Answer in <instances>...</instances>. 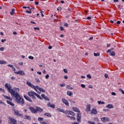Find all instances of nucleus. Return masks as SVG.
<instances>
[{
    "label": "nucleus",
    "instance_id": "nucleus-1",
    "mask_svg": "<svg viewBox=\"0 0 124 124\" xmlns=\"http://www.w3.org/2000/svg\"><path fill=\"white\" fill-rule=\"evenodd\" d=\"M5 89H7L8 93L11 94V95L13 98H15V101L17 103L20 105H23L25 102L24 98L21 97L19 94L18 92L20 91L19 88H15L13 89H11L12 87L10 84L6 83L5 84Z\"/></svg>",
    "mask_w": 124,
    "mask_h": 124
},
{
    "label": "nucleus",
    "instance_id": "nucleus-2",
    "mask_svg": "<svg viewBox=\"0 0 124 124\" xmlns=\"http://www.w3.org/2000/svg\"><path fill=\"white\" fill-rule=\"evenodd\" d=\"M28 94L30 96V97H32V99H33L34 100L36 99V97H38L39 99H40V100H42V99H43L39 94L36 93L34 91L29 92L28 93Z\"/></svg>",
    "mask_w": 124,
    "mask_h": 124
},
{
    "label": "nucleus",
    "instance_id": "nucleus-3",
    "mask_svg": "<svg viewBox=\"0 0 124 124\" xmlns=\"http://www.w3.org/2000/svg\"><path fill=\"white\" fill-rule=\"evenodd\" d=\"M72 109L73 111H74V112H78L77 120L78 123H81V118L82 116L81 115V112H80V110H79V109L78 108L75 107H73Z\"/></svg>",
    "mask_w": 124,
    "mask_h": 124
},
{
    "label": "nucleus",
    "instance_id": "nucleus-4",
    "mask_svg": "<svg viewBox=\"0 0 124 124\" xmlns=\"http://www.w3.org/2000/svg\"><path fill=\"white\" fill-rule=\"evenodd\" d=\"M9 120V124H18L17 123V120L15 119V118H12L11 117H9L8 118Z\"/></svg>",
    "mask_w": 124,
    "mask_h": 124
},
{
    "label": "nucleus",
    "instance_id": "nucleus-5",
    "mask_svg": "<svg viewBox=\"0 0 124 124\" xmlns=\"http://www.w3.org/2000/svg\"><path fill=\"white\" fill-rule=\"evenodd\" d=\"M35 88H36V90L35 91L37 92V90L42 93H45L46 92L45 90L43 89V88H40L39 86L37 85L36 86Z\"/></svg>",
    "mask_w": 124,
    "mask_h": 124
},
{
    "label": "nucleus",
    "instance_id": "nucleus-6",
    "mask_svg": "<svg viewBox=\"0 0 124 124\" xmlns=\"http://www.w3.org/2000/svg\"><path fill=\"white\" fill-rule=\"evenodd\" d=\"M26 84L27 85H28V86H29V87H31V88H32V89H33L34 90H36V88H35L36 87L35 85L31 84L30 82L27 81Z\"/></svg>",
    "mask_w": 124,
    "mask_h": 124
},
{
    "label": "nucleus",
    "instance_id": "nucleus-7",
    "mask_svg": "<svg viewBox=\"0 0 124 124\" xmlns=\"http://www.w3.org/2000/svg\"><path fill=\"white\" fill-rule=\"evenodd\" d=\"M62 101L64 104H65V105H66V106H69V103L68 102V101H67V100L66 99L62 98Z\"/></svg>",
    "mask_w": 124,
    "mask_h": 124
},
{
    "label": "nucleus",
    "instance_id": "nucleus-8",
    "mask_svg": "<svg viewBox=\"0 0 124 124\" xmlns=\"http://www.w3.org/2000/svg\"><path fill=\"white\" fill-rule=\"evenodd\" d=\"M29 109L30 111L31 112V113H32L33 114H36L37 113L36 108L35 109L33 107H30Z\"/></svg>",
    "mask_w": 124,
    "mask_h": 124
},
{
    "label": "nucleus",
    "instance_id": "nucleus-9",
    "mask_svg": "<svg viewBox=\"0 0 124 124\" xmlns=\"http://www.w3.org/2000/svg\"><path fill=\"white\" fill-rule=\"evenodd\" d=\"M90 114L91 115H96L97 114V110H96V109L93 108L92 109Z\"/></svg>",
    "mask_w": 124,
    "mask_h": 124
},
{
    "label": "nucleus",
    "instance_id": "nucleus-10",
    "mask_svg": "<svg viewBox=\"0 0 124 124\" xmlns=\"http://www.w3.org/2000/svg\"><path fill=\"white\" fill-rule=\"evenodd\" d=\"M15 114L16 116H17V117H20V118H23L24 116H23V114L19 113L18 111H15Z\"/></svg>",
    "mask_w": 124,
    "mask_h": 124
},
{
    "label": "nucleus",
    "instance_id": "nucleus-11",
    "mask_svg": "<svg viewBox=\"0 0 124 124\" xmlns=\"http://www.w3.org/2000/svg\"><path fill=\"white\" fill-rule=\"evenodd\" d=\"M101 122H103V123H106V122H109L110 121V119H109L108 118L106 117H103L101 119Z\"/></svg>",
    "mask_w": 124,
    "mask_h": 124
},
{
    "label": "nucleus",
    "instance_id": "nucleus-12",
    "mask_svg": "<svg viewBox=\"0 0 124 124\" xmlns=\"http://www.w3.org/2000/svg\"><path fill=\"white\" fill-rule=\"evenodd\" d=\"M24 97L28 101H29V102H32V100L31 98H30L29 96H28L27 95L24 94Z\"/></svg>",
    "mask_w": 124,
    "mask_h": 124
},
{
    "label": "nucleus",
    "instance_id": "nucleus-13",
    "mask_svg": "<svg viewBox=\"0 0 124 124\" xmlns=\"http://www.w3.org/2000/svg\"><path fill=\"white\" fill-rule=\"evenodd\" d=\"M47 106L48 107H50V108H52V109H55V108H56L54 104H51V103L50 102L47 104Z\"/></svg>",
    "mask_w": 124,
    "mask_h": 124
},
{
    "label": "nucleus",
    "instance_id": "nucleus-14",
    "mask_svg": "<svg viewBox=\"0 0 124 124\" xmlns=\"http://www.w3.org/2000/svg\"><path fill=\"white\" fill-rule=\"evenodd\" d=\"M91 105L88 104L86 106V113H89L91 111Z\"/></svg>",
    "mask_w": 124,
    "mask_h": 124
},
{
    "label": "nucleus",
    "instance_id": "nucleus-15",
    "mask_svg": "<svg viewBox=\"0 0 124 124\" xmlns=\"http://www.w3.org/2000/svg\"><path fill=\"white\" fill-rule=\"evenodd\" d=\"M15 73H16V74H17V75L19 74L20 75H21V76L25 75V72H24V71H21V70H19L18 72H15Z\"/></svg>",
    "mask_w": 124,
    "mask_h": 124
},
{
    "label": "nucleus",
    "instance_id": "nucleus-16",
    "mask_svg": "<svg viewBox=\"0 0 124 124\" xmlns=\"http://www.w3.org/2000/svg\"><path fill=\"white\" fill-rule=\"evenodd\" d=\"M36 109L37 113V112H39L40 113H41V112H43V109H42L40 107H36Z\"/></svg>",
    "mask_w": 124,
    "mask_h": 124
},
{
    "label": "nucleus",
    "instance_id": "nucleus-17",
    "mask_svg": "<svg viewBox=\"0 0 124 124\" xmlns=\"http://www.w3.org/2000/svg\"><path fill=\"white\" fill-rule=\"evenodd\" d=\"M24 119V120H28L29 121H31V118L30 116L25 115Z\"/></svg>",
    "mask_w": 124,
    "mask_h": 124
},
{
    "label": "nucleus",
    "instance_id": "nucleus-18",
    "mask_svg": "<svg viewBox=\"0 0 124 124\" xmlns=\"http://www.w3.org/2000/svg\"><path fill=\"white\" fill-rule=\"evenodd\" d=\"M7 103L8 104H9V105H10L11 106H14V103L11 102V101L7 100Z\"/></svg>",
    "mask_w": 124,
    "mask_h": 124
},
{
    "label": "nucleus",
    "instance_id": "nucleus-19",
    "mask_svg": "<svg viewBox=\"0 0 124 124\" xmlns=\"http://www.w3.org/2000/svg\"><path fill=\"white\" fill-rule=\"evenodd\" d=\"M4 97L5 98V99H9V100H10V101H12L13 100L12 98H11L10 96L5 95L4 96Z\"/></svg>",
    "mask_w": 124,
    "mask_h": 124
},
{
    "label": "nucleus",
    "instance_id": "nucleus-20",
    "mask_svg": "<svg viewBox=\"0 0 124 124\" xmlns=\"http://www.w3.org/2000/svg\"><path fill=\"white\" fill-rule=\"evenodd\" d=\"M106 107H107L109 109H112L114 108V106H113L112 104H108L107 106H106Z\"/></svg>",
    "mask_w": 124,
    "mask_h": 124
},
{
    "label": "nucleus",
    "instance_id": "nucleus-21",
    "mask_svg": "<svg viewBox=\"0 0 124 124\" xmlns=\"http://www.w3.org/2000/svg\"><path fill=\"white\" fill-rule=\"evenodd\" d=\"M44 116H45L46 117H48L49 118H51V117H52V115L50 113H46L44 114Z\"/></svg>",
    "mask_w": 124,
    "mask_h": 124
},
{
    "label": "nucleus",
    "instance_id": "nucleus-22",
    "mask_svg": "<svg viewBox=\"0 0 124 124\" xmlns=\"http://www.w3.org/2000/svg\"><path fill=\"white\" fill-rule=\"evenodd\" d=\"M57 111H58V112H61L62 113H63L64 109H63V108H57Z\"/></svg>",
    "mask_w": 124,
    "mask_h": 124
},
{
    "label": "nucleus",
    "instance_id": "nucleus-23",
    "mask_svg": "<svg viewBox=\"0 0 124 124\" xmlns=\"http://www.w3.org/2000/svg\"><path fill=\"white\" fill-rule=\"evenodd\" d=\"M70 110H64L63 111V114H65V115H70Z\"/></svg>",
    "mask_w": 124,
    "mask_h": 124
},
{
    "label": "nucleus",
    "instance_id": "nucleus-24",
    "mask_svg": "<svg viewBox=\"0 0 124 124\" xmlns=\"http://www.w3.org/2000/svg\"><path fill=\"white\" fill-rule=\"evenodd\" d=\"M67 95H69V96H71L72 94H73V93H72V92L68 91L67 92Z\"/></svg>",
    "mask_w": 124,
    "mask_h": 124
},
{
    "label": "nucleus",
    "instance_id": "nucleus-25",
    "mask_svg": "<svg viewBox=\"0 0 124 124\" xmlns=\"http://www.w3.org/2000/svg\"><path fill=\"white\" fill-rule=\"evenodd\" d=\"M15 14V9H12V11L10 12L11 15H14Z\"/></svg>",
    "mask_w": 124,
    "mask_h": 124
},
{
    "label": "nucleus",
    "instance_id": "nucleus-26",
    "mask_svg": "<svg viewBox=\"0 0 124 124\" xmlns=\"http://www.w3.org/2000/svg\"><path fill=\"white\" fill-rule=\"evenodd\" d=\"M66 117H67V118H70L71 120H73V121H74L75 120H76V118H75V117H73V116H66Z\"/></svg>",
    "mask_w": 124,
    "mask_h": 124
},
{
    "label": "nucleus",
    "instance_id": "nucleus-27",
    "mask_svg": "<svg viewBox=\"0 0 124 124\" xmlns=\"http://www.w3.org/2000/svg\"><path fill=\"white\" fill-rule=\"evenodd\" d=\"M6 64V62L4 61L0 60V64Z\"/></svg>",
    "mask_w": 124,
    "mask_h": 124
},
{
    "label": "nucleus",
    "instance_id": "nucleus-28",
    "mask_svg": "<svg viewBox=\"0 0 124 124\" xmlns=\"http://www.w3.org/2000/svg\"><path fill=\"white\" fill-rule=\"evenodd\" d=\"M115 55L116 54L114 51H112L110 53V56H112V57H115Z\"/></svg>",
    "mask_w": 124,
    "mask_h": 124
},
{
    "label": "nucleus",
    "instance_id": "nucleus-29",
    "mask_svg": "<svg viewBox=\"0 0 124 124\" xmlns=\"http://www.w3.org/2000/svg\"><path fill=\"white\" fill-rule=\"evenodd\" d=\"M66 89H68V90H73V88L71 87L70 85H67L66 86Z\"/></svg>",
    "mask_w": 124,
    "mask_h": 124
},
{
    "label": "nucleus",
    "instance_id": "nucleus-30",
    "mask_svg": "<svg viewBox=\"0 0 124 124\" xmlns=\"http://www.w3.org/2000/svg\"><path fill=\"white\" fill-rule=\"evenodd\" d=\"M93 55L94 56V57H99V56H100V54L99 53H94Z\"/></svg>",
    "mask_w": 124,
    "mask_h": 124
},
{
    "label": "nucleus",
    "instance_id": "nucleus-31",
    "mask_svg": "<svg viewBox=\"0 0 124 124\" xmlns=\"http://www.w3.org/2000/svg\"><path fill=\"white\" fill-rule=\"evenodd\" d=\"M70 115H71V116H75V113H74V112L73 111H71L70 110Z\"/></svg>",
    "mask_w": 124,
    "mask_h": 124
},
{
    "label": "nucleus",
    "instance_id": "nucleus-32",
    "mask_svg": "<svg viewBox=\"0 0 124 124\" xmlns=\"http://www.w3.org/2000/svg\"><path fill=\"white\" fill-rule=\"evenodd\" d=\"M43 119H44V118H42V117H39L38 118V121L39 122H40V123H41V122H42V121H43Z\"/></svg>",
    "mask_w": 124,
    "mask_h": 124
},
{
    "label": "nucleus",
    "instance_id": "nucleus-33",
    "mask_svg": "<svg viewBox=\"0 0 124 124\" xmlns=\"http://www.w3.org/2000/svg\"><path fill=\"white\" fill-rule=\"evenodd\" d=\"M44 99H45V100H46V101H50V98H48V97H47L46 96Z\"/></svg>",
    "mask_w": 124,
    "mask_h": 124
},
{
    "label": "nucleus",
    "instance_id": "nucleus-34",
    "mask_svg": "<svg viewBox=\"0 0 124 124\" xmlns=\"http://www.w3.org/2000/svg\"><path fill=\"white\" fill-rule=\"evenodd\" d=\"M35 81L37 83H40V80L39 78H36Z\"/></svg>",
    "mask_w": 124,
    "mask_h": 124
},
{
    "label": "nucleus",
    "instance_id": "nucleus-35",
    "mask_svg": "<svg viewBox=\"0 0 124 124\" xmlns=\"http://www.w3.org/2000/svg\"><path fill=\"white\" fill-rule=\"evenodd\" d=\"M68 101L70 102H71V103H73V104L75 103V101L72 100V99H69Z\"/></svg>",
    "mask_w": 124,
    "mask_h": 124
},
{
    "label": "nucleus",
    "instance_id": "nucleus-36",
    "mask_svg": "<svg viewBox=\"0 0 124 124\" xmlns=\"http://www.w3.org/2000/svg\"><path fill=\"white\" fill-rule=\"evenodd\" d=\"M88 124H95V123L94 122H93L91 121H88Z\"/></svg>",
    "mask_w": 124,
    "mask_h": 124
},
{
    "label": "nucleus",
    "instance_id": "nucleus-37",
    "mask_svg": "<svg viewBox=\"0 0 124 124\" xmlns=\"http://www.w3.org/2000/svg\"><path fill=\"white\" fill-rule=\"evenodd\" d=\"M87 78H89V79H92V76L90 74L87 75Z\"/></svg>",
    "mask_w": 124,
    "mask_h": 124
},
{
    "label": "nucleus",
    "instance_id": "nucleus-38",
    "mask_svg": "<svg viewBox=\"0 0 124 124\" xmlns=\"http://www.w3.org/2000/svg\"><path fill=\"white\" fill-rule=\"evenodd\" d=\"M41 96H42V98H44V99H45V98L46 97V96L44 94H42Z\"/></svg>",
    "mask_w": 124,
    "mask_h": 124
},
{
    "label": "nucleus",
    "instance_id": "nucleus-39",
    "mask_svg": "<svg viewBox=\"0 0 124 124\" xmlns=\"http://www.w3.org/2000/svg\"><path fill=\"white\" fill-rule=\"evenodd\" d=\"M28 58L29 59V60H33V57H32L31 56H29Z\"/></svg>",
    "mask_w": 124,
    "mask_h": 124
},
{
    "label": "nucleus",
    "instance_id": "nucleus-40",
    "mask_svg": "<svg viewBox=\"0 0 124 124\" xmlns=\"http://www.w3.org/2000/svg\"><path fill=\"white\" fill-rule=\"evenodd\" d=\"M34 30L35 31H39V27H34Z\"/></svg>",
    "mask_w": 124,
    "mask_h": 124
},
{
    "label": "nucleus",
    "instance_id": "nucleus-41",
    "mask_svg": "<svg viewBox=\"0 0 124 124\" xmlns=\"http://www.w3.org/2000/svg\"><path fill=\"white\" fill-rule=\"evenodd\" d=\"M26 13H29V14H31V11L26 10Z\"/></svg>",
    "mask_w": 124,
    "mask_h": 124
},
{
    "label": "nucleus",
    "instance_id": "nucleus-42",
    "mask_svg": "<svg viewBox=\"0 0 124 124\" xmlns=\"http://www.w3.org/2000/svg\"><path fill=\"white\" fill-rule=\"evenodd\" d=\"M60 87H64L65 86V84L63 83V84H60Z\"/></svg>",
    "mask_w": 124,
    "mask_h": 124
},
{
    "label": "nucleus",
    "instance_id": "nucleus-43",
    "mask_svg": "<svg viewBox=\"0 0 124 124\" xmlns=\"http://www.w3.org/2000/svg\"><path fill=\"white\" fill-rule=\"evenodd\" d=\"M7 66H8L9 67H11V68H12L14 67L13 65L11 64H8L7 65Z\"/></svg>",
    "mask_w": 124,
    "mask_h": 124
},
{
    "label": "nucleus",
    "instance_id": "nucleus-44",
    "mask_svg": "<svg viewBox=\"0 0 124 124\" xmlns=\"http://www.w3.org/2000/svg\"><path fill=\"white\" fill-rule=\"evenodd\" d=\"M4 41H6V39H2L1 40V42H2V43H4Z\"/></svg>",
    "mask_w": 124,
    "mask_h": 124
},
{
    "label": "nucleus",
    "instance_id": "nucleus-45",
    "mask_svg": "<svg viewBox=\"0 0 124 124\" xmlns=\"http://www.w3.org/2000/svg\"><path fill=\"white\" fill-rule=\"evenodd\" d=\"M64 26L65 27H68V23H64Z\"/></svg>",
    "mask_w": 124,
    "mask_h": 124
},
{
    "label": "nucleus",
    "instance_id": "nucleus-46",
    "mask_svg": "<svg viewBox=\"0 0 124 124\" xmlns=\"http://www.w3.org/2000/svg\"><path fill=\"white\" fill-rule=\"evenodd\" d=\"M63 71L65 73H67V69H64Z\"/></svg>",
    "mask_w": 124,
    "mask_h": 124
},
{
    "label": "nucleus",
    "instance_id": "nucleus-47",
    "mask_svg": "<svg viewBox=\"0 0 124 124\" xmlns=\"http://www.w3.org/2000/svg\"><path fill=\"white\" fill-rule=\"evenodd\" d=\"M81 87L82 88H85L86 86L84 84H81Z\"/></svg>",
    "mask_w": 124,
    "mask_h": 124
},
{
    "label": "nucleus",
    "instance_id": "nucleus-48",
    "mask_svg": "<svg viewBox=\"0 0 124 124\" xmlns=\"http://www.w3.org/2000/svg\"><path fill=\"white\" fill-rule=\"evenodd\" d=\"M18 64H19V65H23V64H24V63H23V62H19L18 63Z\"/></svg>",
    "mask_w": 124,
    "mask_h": 124
},
{
    "label": "nucleus",
    "instance_id": "nucleus-49",
    "mask_svg": "<svg viewBox=\"0 0 124 124\" xmlns=\"http://www.w3.org/2000/svg\"><path fill=\"white\" fill-rule=\"evenodd\" d=\"M94 120L97 121V122H99V119H98V118L97 117L94 118Z\"/></svg>",
    "mask_w": 124,
    "mask_h": 124
},
{
    "label": "nucleus",
    "instance_id": "nucleus-50",
    "mask_svg": "<svg viewBox=\"0 0 124 124\" xmlns=\"http://www.w3.org/2000/svg\"><path fill=\"white\" fill-rule=\"evenodd\" d=\"M46 79H48L49 78V75L47 74L46 76Z\"/></svg>",
    "mask_w": 124,
    "mask_h": 124
},
{
    "label": "nucleus",
    "instance_id": "nucleus-51",
    "mask_svg": "<svg viewBox=\"0 0 124 124\" xmlns=\"http://www.w3.org/2000/svg\"><path fill=\"white\" fill-rule=\"evenodd\" d=\"M3 50H4V47H2L0 48V50L3 51Z\"/></svg>",
    "mask_w": 124,
    "mask_h": 124
},
{
    "label": "nucleus",
    "instance_id": "nucleus-52",
    "mask_svg": "<svg viewBox=\"0 0 124 124\" xmlns=\"http://www.w3.org/2000/svg\"><path fill=\"white\" fill-rule=\"evenodd\" d=\"M60 30L61 31H64V29L62 27H60Z\"/></svg>",
    "mask_w": 124,
    "mask_h": 124
},
{
    "label": "nucleus",
    "instance_id": "nucleus-53",
    "mask_svg": "<svg viewBox=\"0 0 124 124\" xmlns=\"http://www.w3.org/2000/svg\"><path fill=\"white\" fill-rule=\"evenodd\" d=\"M11 79L13 80V81H14V80H15V78H14V77H12L11 78Z\"/></svg>",
    "mask_w": 124,
    "mask_h": 124
},
{
    "label": "nucleus",
    "instance_id": "nucleus-54",
    "mask_svg": "<svg viewBox=\"0 0 124 124\" xmlns=\"http://www.w3.org/2000/svg\"><path fill=\"white\" fill-rule=\"evenodd\" d=\"M0 104H3V105H5V104L2 102V101H0Z\"/></svg>",
    "mask_w": 124,
    "mask_h": 124
},
{
    "label": "nucleus",
    "instance_id": "nucleus-55",
    "mask_svg": "<svg viewBox=\"0 0 124 124\" xmlns=\"http://www.w3.org/2000/svg\"><path fill=\"white\" fill-rule=\"evenodd\" d=\"M104 76H105V77L107 78H108V74H105V75H104Z\"/></svg>",
    "mask_w": 124,
    "mask_h": 124
},
{
    "label": "nucleus",
    "instance_id": "nucleus-56",
    "mask_svg": "<svg viewBox=\"0 0 124 124\" xmlns=\"http://www.w3.org/2000/svg\"><path fill=\"white\" fill-rule=\"evenodd\" d=\"M110 46H111V45L110 44H108L107 47V48H109V47H110Z\"/></svg>",
    "mask_w": 124,
    "mask_h": 124
},
{
    "label": "nucleus",
    "instance_id": "nucleus-57",
    "mask_svg": "<svg viewBox=\"0 0 124 124\" xmlns=\"http://www.w3.org/2000/svg\"><path fill=\"white\" fill-rule=\"evenodd\" d=\"M37 74H39V75H41L42 73L41 72L38 71L37 72Z\"/></svg>",
    "mask_w": 124,
    "mask_h": 124
},
{
    "label": "nucleus",
    "instance_id": "nucleus-58",
    "mask_svg": "<svg viewBox=\"0 0 124 124\" xmlns=\"http://www.w3.org/2000/svg\"><path fill=\"white\" fill-rule=\"evenodd\" d=\"M87 20H91L92 19V17L91 16H88L87 17Z\"/></svg>",
    "mask_w": 124,
    "mask_h": 124
},
{
    "label": "nucleus",
    "instance_id": "nucleus-59",
    "mask_svg": "<svg viewBox=\"0 0 124 124\" xmlns=\"http://www.w3.org/2000/svg\"><path fill=\"white\" fill-rule=\"evenodd\" d=\"M103 111L104 112H108V111H109V109H103Z\"/></svg>",
    "mask_w": 124,
    "mask_h": 124
},
{
    "label": "nucleus",
    "instance_id": "nucleus-60",
    "mask_svg": "<svg viewBox=\"0 0 124 124\" xmlns=\"http://www.w3.org/2000/svg\"><path fill=\"white\" fill-rule=\"evenodd\" d=\"M111 94L112 95H116V93H115V92H112Z\"/></svg>",
    "mask_w": 124,
    "mask_h": 124
},
{
    "label": "nucleus",
    "instance_id": "nucleus-61",
    "mask_svg": "<svg viewBox=\"0 0 124 124\" xmlns=\"http://www.w3.org/2000/svg\"><path fill=\"white\" fill-rule=\"evenodd\" d=\"M64 79H68V77H67V76H64Z\"/></svg>",
    "mask_w": 124,
    "mask_h": 124
},
{
    "label": "nucleus",
    "instance_id": "nucleus-62",
    "mask_svg": "<svg viewBox=\"0 0 124 124\" xmlns=\"http://www.w3.org/2000/svg\"><path fill=\"white\" fill-rule=\"evenodd\" d=\"M116 23H117L118 25H120V24H121V21H117Z\"/></svg>",
    "mask_w": 124,
    "mask_h": 124
},
{
    "label": "nucleus",
    "instance_id": "nucleus-63",
    "mask_svg": "<svg viewBox=\"0 0 124 124\" xmlns=\"http://www.w3.org/2000/svg\"><path fill=\"white\" fill-rule=\"evenodd\" d=\"M111 51H112V49H108V51H107V53H109V52H111Z\"/></svg>",
    "mask_w": 124,
    "mask_h": 124
},
{
    "label": "nucleus",
    "instance_id": "nucleus-64",
    "mask_svg": "<svg viewBox=\"0 0 124 124\" xmlns=\"http://www.w3.org/2000/svg\"><path fill=\"white\" fill-rule=\"evenodd\" d=\"M0 92H4V90L2 89V88H0Z\"/></svg>",
    "mask_w": 124,
    "mask_h": 124
}]
</instances>
